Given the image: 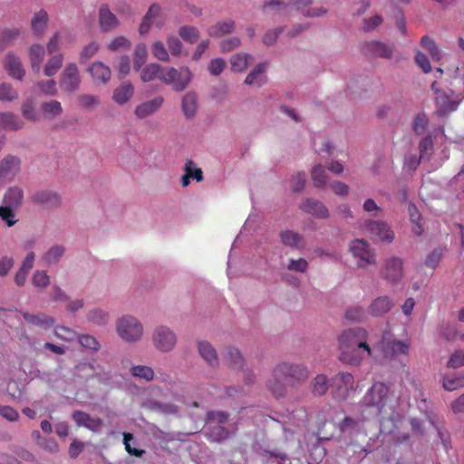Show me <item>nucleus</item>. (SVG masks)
Returning a JSON list of instances; mask_svg holds the SVG:
<instances>
[{
    "mask_svg": "<svg viewBox=\"0 0 464 464\" xmlns=\"http://www.w3.org/2000/svg\"><path fill=\"white\" fill-rule=\"evenodd\" d=\"M309 374L310 371L304 363L282 362L274 368L266 386L276 398H283L287 393V386L295 387L304 382Z\"/></svg>",
    "mask_w": 464,
    "mask_h": 464,
    "instance_id": "1",
    "label": "nucleus"
},
{
    "mask_svg": "<svg viewBox=\"0 0 464 464\" xmlns=\"http://www.w3.org/2000/svg\"><path fill=\"white\" fill-rule=\"evenodd\" d=\"M368 333L364 328L354 327L344 330L339 336L340 356L343 363L357 365L372 353L367 343Z\"/></svg>",
    "mask_w": 464,
    "mask_h": 464,
    "instance_id": "2",
    "label": "nucleus"
},
{
    "mask_svg": "<svg viewBox=\"0 0 464 464\" xmlns=\"http://www.w3.org/2000/svg\"><path fill=\"white\" fill-rule=\"evenodd\" d=\"M227 411H209L207 413V436L209 440L222 442L235 436L236 423H230Z\"/></svg>",
    "mask_w": 464,
    "mask_h": 464,
    "instance_id": "3",
    "label": "nucleus"
},
{
    "mask_svg": "<svg viewBox=\"0 0 464 464\" xmlns=\"http://www.w3.org/2000/svg\"><path fill=\"white\" fill-rule=\"evenodd\" d=\"M430 89L434 94L436 113L440 117L456 111L464 99L463 93H458L452 89L443 90L438 86L437 82L431 83Z\"/></svg>",
    "mask_w": 464,
    "mask_h": 464,
    "instance_id": "4",
    "label": "nucleus"
},
{
    "mask_svg": "<svg viewBox=\"0 0 464 464\" xmlns=\"http://www.w3.org/2000/svg\"><path fill=\"white\" fill-rule=\"evenodd\" d=\"M389 401V387L383 382H374L365 392L361 406L374 409L375 413L382 415L386 412Z\"/></svg>",
    "mask_w": 464,
    "mask_h": 464,
    "instance_id": "5",
    "label": "nucleus"
},
{
    "mask_svg": "<svg viewBox=\"0 0 464 464\" xmlns=\"http://www.w3.org/2000/svg\"><path fill=\"white\" fill-rule=\"evenodd\" d=\"M116 333L126 343H136L143 335V325L134 316L127 314L119 317L115 323Z\"/></svg>",
    "mask_w": 464,
    "mask_h": 464,
    "instance_id": "6",
    "label": "nucleus"
},
{
    "mask_svg": "<svg viewBox=\"0 0 464 464\" xmlns=\"http://www.w3.org/2000/svg\"><path fill=\"white\" fill-rule=\"evenodd\" d=\"M313 0H289L285 2L282 0H270L264 4V9L267 7L277 8L279 11H285L288 8L295 7L297 11L301 12L304 16L308 17H319L326 13V9L324 7L307 8Z\"/></svg>",
    "mask_w": 464,
    "mask_h": 464,
    "instance_id": "7",
    "label": "nucleus"
},
{
    "mask_svg": "<svg viewBox=\"0 0 464 464\" xmlns=\"http://www.w3.org/2000/svg\"><path fill=\"white\" fill-rule=\"evenodd\" d=\"M192 79L190 70L186 67L176 69L174 67H167L164 75L161 76V82L171 86L175 92H183L189 84Z\"/></svg>",
    "mask_w": 464,
    "mask_h": 464,
    "instance_id": "8",
    "label": "nucleus"
},
{
    "mask_svg": "<svg viewBox=\"0 0 464 464\" xmlns=\"http://www.w3.org/2000/svg\"><path fill=\"white\" fill-rule=\"evenodd\" d=\"M380 275L389 285H399L404 277L403 260L398 256L385 258Z\"/></svg>",
    "mask_w": 464,
    "mask_h": 464,
    "instance_id": "9",
    "label": "nucleus"
},
{
    "mask_svg": "<svg viewBox=\"0 0 464 464\" xmlns=\"http://www.w3.org/2000/svg\"><path fill=\"white\" fill-rule=\"evenodd\" d=\"M378 347L385 358L395 359L401 354L408 353L410 343L396 340L391 332L386 331L382 334Z\"/></svg>",
    "mask_w": 464,
    "mask_h": 464,
    "instance_id": "10",
    "label": "nucleus"
},
{
    "mask_svg": "<svg viewBox=\"0 0 464 464\" xmlns=\"http://www.w3.org/2000/svg\"><path fill=\"white\" fill-rule=\"evenodd\" d=\"M354 378L352 373L339 372L330 380L333 397L338 401H345L353 390Z\"/></svg>",
    "mask_w": 464,
    "mask_h": 464,
    "instance_id": "11",
    "label": "nucleus"
},
{
    "mask_svg": "<svg viewBox=\"0 0 464 464\" xmlns=\"http://www.w3.org/2000/svg\"><path fill=\"white\" fill-rule=\"evenodd\" d=\"M176 334L166 325L157 326L152 333L154 347L160 353L171 352L177 344Z\"/></svg>",
    "mask_w": 464,
    "mask_h": 464,
    "instance_id": "12",
    "label": "nucleus"
},
{
    "mask_svg": "<svg viewBox=\"0 0 464 464\" xmlns=\"http://www.w3.org/2000/svg\"><path fill=\"white\" fill-rule=\"evenodd\" d=\"M362 228L382 242L392 243L394 239V233L386 221L367 218L363 221Z\"/></svg>",
    "mask_w": 464,
    "mask_h": 464,
    "instance_id": "13",
    "label": "nucleus"
},
{
    "mask_svg": "<svg viewBox=\"0 0 464 464\" xmlns=\"http://www.w3.org/2000/svg\"><path fill=\"white\" fill-rule=\"evenodd\" d=\"M80 71L76 63H69L65 65L60 76V87L63 92H74L81 86Z\"/></svg>",
    "mask_w": 464,
    "mask_h": 464,
    "instance_id": "14",
    "label": "nucleus"
},
{
    "mask_svg": "<svg viewBox=\"0 0 464 464\" xmlns=\"http://www.w3.org/2000/svg\"><path fill=\"white\" fill-rule=\"evenodd\" d=\"M350 251L358 259L360 267H365L376 262L374 251L364 239H354L350 244Z\"/></svg>",
    "mask_w": 464,
    "mask_h": 464,
    "instance_id": "15",
    "label": "nucleus"
},
{
    "mask_svg": "<svg viewBox=\"0 0 464 464\" xmlns=\"http://www.w3.org/2000/svg\"><path fill=\"white\" fill-rule=\"evenodd\" d=\"M394 44L378 40L365 41L362 44V51L366 56L374 58L392 59Z\"/></svg>",
    "mask_w": 464,
    "mask_h": 464,
    "instance_id": "16",
    "label": "nucleus"
},
{
    "mask_svg": "<svg viewBox=\"0 0 464 464\" xmlns=\"http://www.w3.org/2000/svg\"><path fill=\"white\" fill-rule=\"evenodd\" d=\"M21 169V160L14 155H7L0 161V185L12 181Z\"/></svg>",
    "mask_w": 464,
    "mask_h": 464,
    "instance_id": "17",
    "label": "nucleus"
},
{
    "mask_svg": "<svg viewBox=\"0 0 464 464\" xmlns=\"http://www.w3.org/2000/svg\"><path fill=\"white\" fill-rule=\"evenodd\" d=\"M394 303L387 295H382L374 298L367 308V313L372 317H381L391 311Z\"/></svg>",
    "mask_w": 464,
    "mask_h": 464,
    "instance_id": "18",
    "label": "nucleus"
},
{
    "mask_svg": "<svg viewBox=\"0 0 464 464\" xmlns=\"http://www.w3.org/2000/svg\"><path fill=\"white\" fill-rule=\"evenodd\" d=\"M255 451L262 464H285L287 460L286 454L277 449L268 450L259 446L255 449Z\"/></svg>",
    "mask_w": 464,
    "mask_h": 464,
    "instance_id": "19",
    "label": "nucleus"
},
{
    "mask_svg": "<svg viewBox=\"0 0 464 464\" xmlns=\"http://www.w3.org/2000/svg\"><path fill=\"white\" fill-rule=\"evenodd\" d=\"M4 67L9 76L14 79L21 81L25 74L21 59L14 53H8L5 55Z\"/></svg>",
    "mask_w": 464,
    "mask_h": 464,
    "instance_id": "20",
    "label": "nucleus"
},
{
    "mask_svg": "<svg viewBox=\"0 0 464 464\" xmlns=\"http://www.w3.org/2000/svg\"><path fill=\"white\" fill-rule=\"evenodd\" d=\"M427 418L430 424L437 431V436L444 450L448 452L449 450L451 449V440L450 432L446 429L444 422L435 414H429Z\"/></svg>",
    "mask_w": 464,
    "mask_h": 464,
    "instance_id": "21",
    "label": "nucleus"
},
{
    "mask_svg": "<svg viewBox=\"0 0 464 464\" xmlns=\"http://www.w3.org/2000/svg\"><path fill=\"white\" fill-rule=\"evenodd\" d=\"M99 24L102 32H111L120 24L117 16L110 10L107 5H102L100 7Z\"/></svg>",
    "mask_w": 464,
    "mask_h": 464,
    "instance_id": "22",
    "label": "nucleus"
},
{
    "mask_svg": "<svg viewBox=\"0 0 464 464\" xmlns=\"http://www.w3.org/2000/svg\"><path fill=\"white\" fill-rule=\"evenodd\" d=\"M88 72L96 84H106L111 77L110 67L102 62L92 63L89 66Z\"/></svg>",
    "mask_w": 464,
    "mask_h": 464,
    "instance_id": "23",
    "label": "nucleus"
},
{
    "mask_svg": "<svg viewBox=\"0 0 464 464\" xmlns=\"http://www.w3.org/2000/svg\"><path fill=\"white\" fill-rule=\"evenodd\" d=\"M163 102V97L157 96L139 104L134 110V114L139 119H145L156 112L162 106Z\"/></svg>",
    "mask_w": 464,
    "mask_h": 464,
    "instance_id": "24",
    "label": "nucleus"
},
{
    "mask_svg": "<svg viewBox=\"0 0 464 464\" xmlns=\"http://www.w3.org/2000/svg\"><path fill=\"white\" fill-rule=\"evenodd\" d=\"M33 202L48 208H52L60 205L61 198L58 193L52 190L44 189L34 194Z\"/></svg>",
    "mask_w": 464,
    "mask_h": 464,
    "instance_id": "25",
    "label": "nucleus"
},
{
    "mask_svg": "<svg viewBox=\"0 0 464 464\" xmlns=\"http://www.w3.org/2000/svg\"><path fill=\"white\" fill-rule=\"evenodd\" d=\"M142 407L163 415H175L179 412V407L177 405L170 402H162L154 399L143 401Z\"/></svg>",
    "mask_w": 464,
    "mask_h": 464,
    "instance_id": "26",
    "label": "nucleus"
},
{
    "mask_svg": "<svg viewBox=\"0 0 464 464\" xmlns=\"http://www.w3.org/2000/svg\"><path fill=\"white\" fill-rule=\"evenodd\" d=\"M300 208L317 218H326L329 216L327 208L319 200L306 198L300 206Z\"/></svg>",
    "mask_w": 464,
    "mask_h": 464,
    "instance_id": "27",
    "label": "nucleus"
},
{
    "mask_svg": "<svg viewBox=\"0 0 464 464\" xmlns=\"http://www.w3.org/2000/svg\"><path fill=\"white\" fill-rule=\"evenodd\" d=\"M198 351L201 358L212 368L218 367L219 359L216 349L207 341L198 342Z\"/></svg>",
    "mask_w": 464,
    "mask_h": 464,
    "instance_id": "28",
    "label": "nucleus"
},
{
    "mask_svg": "<svg viewBox=\"0 0 464 464\" xmlns=\"http://www.w3.org/2000/svg\"><path fill=\"white\" fill-rule=\"evenodd\" d=\"M329 389L330 380L324 373L317 374L310 382V391L314 397L324 396Z\"/></svg>",
    "mask_w": 464,
    "mask_h": 464,
    "instance_id": "29",
    "label": "nucleus"
},
{
    "mask_svg": "<svg viewBox=\"0 0 464 464\" xmlns=\"http://www.w3.org/2000/svg\"><path fill=\"white\" fill-rule=\"evenodd\" d=\"M23 199V188L17 186L11 187L4 195L3 205L8 206L13 208H17L21 206Z\"/></svg>",
    "mask_w": 464,
    "mask_h": 464,
    "instance_id": "30",
    "label": "nucleus"
},
{
    "mask_svg": "<svg viewBox=\"0 0 464 464\" xmlns=\"http://www.w3.org/2000/svg\"><path fill=\"white\" fill-rule=\"evenodd\" d=\"M23 317L28 324L44 329H50L54 324V319L52 316H48L44 314H34L28 312H24Z\"/></svg>",
    "mask_w": 464,
    "mask_h": 464,
    "instance_id": "31",
    "label": "nucleus"
},
{
    "mask_svg": "<svg viewBox=\"0 0 464 464\" xmlns=\"http://www.w3.org/2000/svg\"><path fill=\"white\" fill-rule=\"evenodd\" d=\"M134 87L130 82H124L113 91L112 100L119 105H123L130 100Z\"/></svg>",
    "mask_w": 464,
    "mask_h": 464,
    "instance_id": "32",
    "label": "nucleus"
},
{
    "mask_svg": "<svg viewBox=\"0 0 464 464\" xmlns=\"http://www.w3.org/2000/svg\"><path fill=\"white\" fill-rule=\"evenodd\" d=\"M280 239L283 245L295 249L304 247V237L297 232L290 229L283 230L280 233Z\"/></svg>",
    "mask_w": 464,
    "mask_h": 464,
    "instance_id": "33",
    "label": "nucleus"
},
{
    "mask_svg": "<svg viewBox=\"0 0 464 464\" xmlns=\"http://www.w3.org/2000/svg\"><path fill=\"white\" fill-rule=\"evenodd\" d=\"M181 110L187 119L195 117L198 110V97L195 92H188L182 97Z\"/></svg>",
    "mask_w": 464,
    "mask_h": 464,
    "instance_id": "34",
    "label": "nucleus"
},
{
    "mask_svg": "<svg viewBox=\"0 0 464 464\" xmlns=\"http://www.w3.org/2000/svg\"><path fill=\"white\" fill-rule=\"evenodd\" d=\"M166 68L162 67L159 63L147 64L140 73V79L143 82H151L153 80H160L161 82V76L164 75Z\"/></svg>",
    "mask_w": 464,
    "mask_h": 464,
    "instance_id": "35",
    "label": "nucleus"
},
{
    "mask_svg": "<svg viewBox=\"0 0 464 464\" xmlns=\"http://www.w3.org/2000/svg\"><path fill=\"white\" fill-rule=\"evenodd\" d=\"M45 55V49L43 45L34 44L29 49V58L31 62L32 70L34 72H39L41 63Z\"/></svg>",
    "mask_w": 464,
    "mask_h": 464,
    "instance_id": "36",
    "label": "nucleus"
},
{
    "mask_svg": "<svg viewBox=\"0 0 464 464\" xmlns=\"http://www.w3.org/2000/svg\"><path fill=\"white\" fill-rule=\"evenodd\" d=\"M338 429L343 435L355 436L361 429V422L359 420L346 416L338 423Z\"/></svg>",
    "mask_w": 464,
    "mask_h": 464,
    "instance_id": "37",
    "label": "nucleus"
},
{
    "mask_svg": "<svg viewBox=\"0 0 464 464\" xmlns=\"http://www.w3.org/2000/svg\"><path fill=\"white\" fill-rule=\"evenodd\" d=\"M442 386L449 392H453L464 387V374L453 372L445 374L442 380Z\"/></svg>",
    "mask_w": 464,
    "mask_h": 464,
    "instance_id": "38",
    "label": "nucleus"
},
{
    "mask_svg": "<svg viewBox=\"0 0 464 464\" xmlns=\"http://www.w3.org/2000/svg\"><path fill=\"white\" fill-rule=\"evenodd\" d=\"M24 122L14 113H0V128L17 130L22 129Z\"/></svg>",
    "mask_w": 464,
    "mask_h": 464,
    "instance_id": "39",
    "label": "nucleus"
},
{
    "mask_svg": "<svg viewBox=\"0 0 464 464\" xmlns=\"http://www.w3.org/2000/svg\"><path fill=\"white\" fill-rule=\"evenodd\" d=\"M368 315L367 310H365L360 304H354L349 306L345 310L344 317L347 321L352 323H361L366 320Z\"/></svg>",
    "mask_w": 464,
    "mask_h": 464,
    "instance_id": "40",
    "label": "nucleus"
},
{
    "mask_svg": "<svg viewBox=\"0 0 464 464\" xmlns=\"http://www.w3.org/2000/svg\"><path fill=\"white\" fill-rule=\"evenodd\" d=\"M224 356L227 363L231 368L239 370L243 367L244 358L238 349L234 347H227Z\"/></svg>",
    "mask_w": 464,
    "mask_h": 464,
    "instance_id": "41",
    "label": "nucleus"
},
{
    "mask_svg": "<svg viewBox=\"0 0 464 464\" xmlns=\"http://www.w3.org/2000/svg\"><path fill=\"white\" fill-rule=\"evenodd\" d=\"M420 45L426 51L429 52L431 59L435 62H439L442 58V52L435 43V41L429 35H424L420 39Z\"/></svg>",
    "mask_w": 464,
    "mask_h": 464,
    "instance_id": "42",
    "label": "nucleus"
},
{
    "mask_svg": "<svg viewBox=\"0 0 464 464\" xmlns=\"http://www.w3.org/2000/svg\"><path fill=\"white\" fill-rule=\"evenodd\" d=\"M48 22V14L44 10L36 13L31 22L32 29L36 36H40L45 31Z\"/></svg>",
    "mask_w": 464,
    "mask_h": 464,
    "instance_id": "43",
    "label": "nucleus"
},
{
    "mask_svg": "<svg viewBox=\"0 0 464 464\" xmlns=\"http://www.w3.org/2000/svg\"><path fill=\"white\" fill-rule=\"evenodd\" d=\"M87 321L99 326H104L109 323V313L102 308H92L87 313Z\"/></svg>",
    "mask_w": 464,
    "mask_h": 464,
    "instance_id": "44",
    "label": "nucleus"
},
{
    "mask_svg": "<svg viewBox=\"0 0 464 464\" xmlns=\"http://www.w3.org/2000/svg\"><path fill=\"white\" fill-rule=\"evenodd\" d=\"M266 67V64L263 63L256 64L246 77L245 83L247 85L261 86L263 83V74Z\"/></svg>",
    "mask_w": 464,
    "mask_h": 464,
    "instance_id": "45",
    "label": "nucleus"
},
{
    "mask_svg": "<svg viewBox=\"0 0 464 464\" xmlns=\"http://www.w3.org/2000/svg\"><path fill=\"white\" fill-rule=\"evenodd\" d=\"M311 177L315 188H324L326 187L328 176L321 164H317L312 169Z\"/></svg>",
    "mask_w": 464,
    "mask_h": 464,
    "instance_id": "46",
    "label": "nucleus"
},
{
    "mask_svg": "<svg viewBox=\"0 0 464 464\" xmlns=\"http://www.w3.org/2000/svg\"><path fill=\"white\" fill-rule=\"evenodd\" d=\"M235 23L232 20L219 22L208 29V34L211 37H220L227 34L234 30Z\"/></svg>",
    "mask_w": 464,
    "mask_h": 464,
    "instance_id": "47",
    "label": "nucleus"
},
{
    "mask_svg": "<svg viewBox=\"0 0 464 464\" xmlns=\"http://www.w3.org/2000/svg\"><path fill=\"white\" fill-rule=\"evenodd\" d=\"M64 247L62 245H53L43 256V260L46 265L56 264L64 254Z\"/></svg>",
    "mask_w": 464,
    "mask_h": 464,
    "instance_id": "48",
    "label": "nucleus"
},
{
    "mask_svg": "<svg viewBox=\"0 0 464 464\" xmlns=\"http://www.w3.org/2000/svg\"><path fill=\"white\" fill-rule=\"evenodd\" d=\"M131 375L146 382L152 381L155 377L153 369L146 365H133L130 369Z\"/></svg>",
    "mask_w": 464,
    "mask_h": 464,
    "instance_id": "49",
    "label": "nucleus"
},
{
    "mask_svg": "<svg viewBox=\"0 0 464 464\" xmlns=\"http://www.w3.org/2000/svg\"><path fill=\"white\" fill-rule=\"evenodd\" d=\"M63 62V55L62 53H58L56 55L52 56L46 63L44 72L46 76L51 77L57 73V72L61 69Z\"/></svg>",
    "mask_w": 464,
    "mask_h": 464,
    "instance_id": "50",
    "label": "nucleus"
},
{
    "mask_svg": "<svg viewBox=\"0 0 464 464\" xmlns=\"http://www.w3.org/2000/svg\"><path fill=\"white\" fill-rule=\"evenodd\" d=\"M251 56L245 53L234 54L230 58L231 70L234 72H243L248 65V60Z\"/></svg>",
    "mask_w": 464,
    "mask_h": 464,
    "instance_id": "51",
    "label": "nucleus"
},
{
    "mask_svg": "<svg viewBox=\"0 0 464 464\" xmlns=\"http://www.w3.org/2000/svg\"><path fill=\"white\" fill-rule=\"evenodd\" d=\"M148 56L147 47L144 44H139L133 54V66L135 71H140L146 63Z\"/></svg>",
    "mask_w": 464,
    "mask_h": 464,
    "instance_id": "52",
    "label": "nucleus"
},
{
    "mask_svg": "<svg viewBox=\"0 0 464 464\" xmlns=\"http://www.w3.org/2000/svg\"><path fill=\"white\" fill-rule=\"evenodd\" d=\"M180 38L190 44H195L199 38L198 28L189 25L181 26L179 30Z\"/></svg>",
    "mask_w": 464,
    "mask_h": 464,
    "instance_id": "53",
    "label": "nucleus"
},
{
    "mask_svg": "<svg viewBox=\"0 0 464 464\" xmlns=\"http://www.w3.org/2000/svg\"><path fill=\"white\" fill-rule=\"evenodd\" d=\"M77 341L82 347L92 352H97L101 348V344L98 340L91 334H79L77 336Z\"/></svg>",
    "mask_w": 464,
    "mask_h": 464,
    "instance_id": "54",
    "label": "nucleus"
},
{
    "mask_svg": "<svg viewBox=\"0 0 464 464\" xmlns=\"http://www.w3.org/2000/svg\"><path fill=\"white\" fill-rule=\"evenodd\" d=\"M42 111L48 116L56 117L62 114L63 107L60 102L53 100L51 102H44L42 104Z\"/></svg>",
    "mask_w": 464,
    "mask_h": 464,
    "instance_id": "55",
    "label": "nucleus"
},
{
    "mask_svg": "<svg viewBox=\"0 0 464 464\" xmlns=\"http://www.w3.org/2000/svg\"><path fill=\"white\" fill-rule=\"evenodd\" d=\"M100 45L97 42H91L83 47L80 53V62L85 63L92 56H94L99 51Z\"/></svg>",
    "mask_w": 464,
    "mask_h": 464,
    "instance_id": "56",
    "label": "nucleus"
},
{
    "mask_svg": "<svg viewBox=\"0 0 464 464\" xmlns=\"http://www.w3.org/2000/svg\"><path fill=\"white\" fill-rule=\"evenodd\" d=\"M306 183V175L304 171H299L290 179V186L294 192L301 191Z\"/></svg>",
    "mask_w": 464,
    "mask_h": 464,
    "instance_id": "57",
    "label": "nucleus"
},
{
    "mask_svg": "<svg viewBox=\"0 0 464 464\" xmlns=\"http://www.w3.org/2000/svg\"><path fill=\"white\" fill-rule=\"evenodd\" d=\"M383 22L382 17L380 14H375L370 18L362 21V31L364 33H370L375 30Z\"/></svg>",
    "mask_w": 464,
    "mask_h": 464,
    "instance_id": "58",
    "label": "nucleus"
},
{
    "mask_svg": "<svg viewBox=\"0 0 464 464\" xmlns=\"http://www.w3.org/2000/svg\"><path fill=\"white\" fill-rule=\"evenodd\" d=\"M22 113L24 118L30 121H37L39 116L35 111L33 99H27L22 106Z\"/></svg>",
    "mask_w": 464,
    "mask_h": 464,
    "instance_id": "59",
    "label": "nucleus"
},
{
    "mask_svg": "<svg viewBox=\"0 0 464 464\" xmlns=\"http://www.w3.org/2000/svg\"><path fill=\"white\" fill-rule=\"evenodd\" d=\"M184 171L198 182L203 180V172L201 169L198 168L194 161L190 160H187L184 166Z\"/></svg>",
    "mask_w": 464,
    "mask_h": 464,
    "instance_id": "60",
    "label": "nucleus"
},
{
    "mask_svg": "<svg viewBox=\"0 0 464 464\" xmlns=\"http://www.w3.org/2000/svg\"><path fill=\"white\" fill-rule=\"evenodd\" d=\"M428 118L425 114H417L412 122V130L418 135H421L425 132L428 127Z\"/></svg>",
    "mask_w": 464,
    "mask_h": 464,
    "instance_id": "61",
    "label": "nucleus"
},
{
    "mask_svg": "<svg viewBox=\"0 0 464 464\" xmlns=\"http://www.w3.org/2000/svg\"><path fill=\"white\" fill-rule=\"evenodd\" d=\"M441 257H442L441 248H440V247L435 248L427 256V257L424 261V265L427 267L434 269L439 266V264L441 260Z\"/></svg>",
    "mask_w": 464,
    "mask_h": 464,
    "instance_id": "62",
    "label": "nucleus"
},
{
    "mask_svg": "<svg viewBox=\"0 0 464 464\" xmlns=\"http://www.w3.org/2000/svg\"><path fill=\"white\" fill-rule=\"evenodd\" d=\"M54 335L59 339L71 342L77 338L79 335L76 332L65 326H56L54 329Z\"/></svg>",
    "mask_w": 464,
    "mask_h": 464,
    "instance_id": "63",
    "label": "nucleus"
},
{
    "mask_svg": "<svg viewBox=\"0 0 464 464\" xmlns=\"http://www.w3.org/2000/svg\"><path fill=\"white\" fill-rule=\"evenodd\" d=\"M449 368H459L464 366V350H459L453 353L447 363Z\"/></svg>",
    "mask_w": 464,
    "mask_h": 464,
    "instance_id": "64",
    "label": "nucleus"
}]
</instances>
